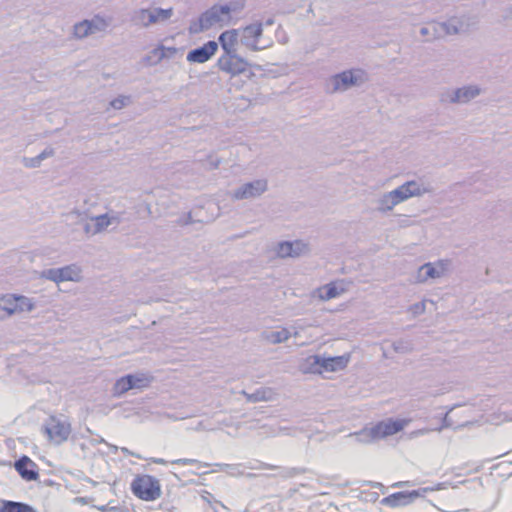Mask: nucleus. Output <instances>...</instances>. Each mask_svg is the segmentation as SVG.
I'll return each instance as SVG.
<instances>
[{
	"mask_svg": "<svg viewBox=\"0 0 512 512\" xmlns=\"http://www.w3.org/2000/svg\"><path fill=\"white\" fill-rule=\"evenodd\" d=\"M243 8L244 3L239 0H231L225 4H215L201 13L197 20H192L188 31L190 34H198L217 24L228 23L231 19V13H237Z\"/></svg>",
	"mask_w": 512,
	"mask_h": 512,
	"instance_id": "obj_1",
	"label": "nucleus"
},
{
	"mask_svg": "<svg viewBox=\"0 0 512 512\" xmlns=\"http://www.w3.org/2000/svg\"><path fill=\"white\" fill-rule=\"evenodd\" d=\"M71 424L63 416L50 415L42 425L43 433L55 445L66 442L71 434Z\"/></svg>",
	"mask_w": 512,
	"mask_h": 512,
	"instance_id": "obj_2",
	"label": "nucleus"
},
{
	"mask_svg": "<svg viewBox=\"0 0 512 512\" xmlns=\"http://www.w3.org/2000/svg\"><path fill=\"white\" fill-rule=\"evenodd\" d=\"M404 428V423L401 420L382 421L376 424L368 431H361L359 433L351 434L358 442H369L373 439L383 438L394 435Z\"/></svg>",
	"mask_w": 512,
	"mask_h": 512,
	"instance_id": "obj_3",
	"label": "nucleus"
},
{
	"mask_svg": "<svg viewBox=\"0 0 512 512\" xmlns=\"http://www.w3.org/2000/svg\"><path fill=\"white\" fill-rule=\"evenodd\" d=\"M131 490L144 501H154L161 496L160 482L151 475L137 476L131 483Z\"/></svg>",
	"mask_w": 512,
	"mask_h": 512,
	"instance_id": "obj_4",
	"label": "nucleus"
},
{
	"mask_svg": "<svg viewBox=\"0 0 512 512\" xmlns=\"http://www.w3.org/2000/svg\"><path fill=\"white\" fill-rule=\"evenodd\" d=\"M367 74L362 69H350L335 74L330 78L331 92H343L354 86H360L367 81Z\"/></svg>",
	"mask_w": 512,
	"mask_h": 512,
	"instance_id": "obj_5",
	"label": "nucleus"
},
{
	"mask_svg": "<svg viewBox=\"0 0 512 512\" xmlns=\"http://www.w3.org/2000/svg\"><path fill=\"white\" fill-rule=\"evenodd\" d=\"M481 93L477 85H466L459 88H447L439 95L442 104H467Z\"/></svg>",
	"mask_w": 512,
	"mask_h": 512,
	"instance_id": "obj_6",
	"label": "nucleus"
},
{
	"mask_svg": "<svg viewBox=\"0 0 512 512\" xmlns=\"http://www.w3.org/2000/svg\"><path fill=\"white\" fill-rule=\"evenodd\" d=\"M441 489V484L437 487H424L412 491H401L393 493L380 500V504L383 506L396 508L409 505L420 497H425L428 492L436 491Z\"/></svg>",
	"mask_w": 512,
	"mask_h": 512,
	"instance_id": "obj_7",
	"label": "nucleus"
},
{
	"mask_svg": "<svg viewBox=\"0 0 512 512\" xmlns=\"http://www.w3.org/2000/svg\"><path fill=\"white\" fill-rule=\"evenodd\" d=\"M173 15V9H163V8H141L134 12L132 16V21L136 25H140L143 27H148L152 24H156L159 22H165L169 20Z\"/></svg>",
	"mask_w": 512,
	"mask_h": 512,
	"instance_id": "obj_8",
	"label": "nucleus"
},
{
	"mask_svg": "<svg viewBox=\"0 0 512 512\" xmlns=\"http://www.w3.org/2000/svg\"><path fill=\"white\" fill-rule=\"evenodd\" d=\"M312 368L315 371L322 372H336L344 369L349 362V356H335V357H324L321 355H313L308 359Z\"/></svg>",
	"mask_w": 512,
	"mask_h": 512,
	"instance_id": "obj_9",
	"label": "nucleus"
},
{
	"mask_svg": "<svg viewBox=\"0 0 512 512\" xmlns=\"http://www.w3.org/2000/svg\"><path fill=\"white\" fill-rule=\"evenodd\" d=\"M248 62L236 53H223L217 60L219 70L231 76L244 73L248 68Z\"/></svg>",
	"mask_w": 512,
	"mask_h": 512,
	"instance_id": "obj_10",
	"label": "nucleus"
},
{
	"mask_svg": "<svg viewBox=\"0 0 512 512\" xmlns=\"http://www.w3.org/2000/svg\"><path fill=\"white\" fill-rule=\"evenodd\" d=\"M268 189V182L266 179H256L251 182L244 183L239 188L235 189L231 197L234 200L253 199L261 196Z\"/></svg>",
	"mask_w": 512,
	"mask_h": 512,
	"instance_id": "obj_11",
	"label": "nucleus"
},
{
	"mask_svg": "<svg viewBox=\"0 0 512 512\" xmlns=\"http://www.w3.org/2000/svg\"><path fill=\"white\" fill-rule=\"evenodd\" d=\"M149 385V379L143 374H128L119 378L113 386V395L121 396L131 389H141Z\"/></svg>",
	"mask_w": 512,
	"mask_h": 512,
	"instance_id": "obj_12",
	"label": "nucleus"
},
{
	"mask_svg": "<svg viewBox=\"0 0 512 512\" xmlns=\"http://www.w3.org/2000/svg\"><path fill=\"white\" fill-rule=\"evenodd\" d=\"M427 192H429V190L423 185L419 184L417 181H407L389 193L395 201L396 205H398L399 203L411 197L422 196Z\"/></svg>",
	"mask_w": 512,
	"mask_h": 512,
	"instance_id": "obj_13",
	"label": "nucleus"
},
{
	"mask_svg": "<svg viewBox=\"0 0 512 512\" xmlns=\"http://www.w3.org/2000/svg\"><path fill=\"white\" fill-rule=\"evenodd\" d=\"M238 30L242 45L252 51H259L261 49L258 46V41L263 34V24L261 22L249 24Z\"/></svg>",
	"mask_w": 512,
	"mask_h": 512,
	"instance_id": "obj_14",
	"label": "nucleus"
},
{
	"mask_svg": "<svg viewBox=\"0 0 512 512\" xmlns=\"http://www.w3.org/2000/svg\"><path fill=\"white\" fill-rule=\"evenodd\" d=\"M217 50L218 43L216 41L210 40L202 46L190 50L187 54L186 59L190 63L202 64L211 59V57L214 56Z\"/></svg>",
	"mask_w": 512,
	"mask_h": 512,
	"instance_id": "obj_15",
	"label": "nucleus"
},
{
	"mask_svg": "<svg viewBox=\"0 0 512 512\" xmlns=\"http://www.w3.org/2000/svg\"><path fill=\"white\" fill-rule=\"evenodd\" d=\"M14 467L26 481H35L39 478L37 465L28 456H21L15 461Z\"/></svg>",
	"mask_w": 512,
	"mask_h": 512,
	"instance_id": "obj_16",
	"label": "nucleus"
},
{
	"mask_svg": "<svg viewBox=\"0 0 512 512\" xmlns=\"http://www.w3.org/2000/svg\"><path fill=\"white\" fill-rule=\"evenodd\" d=\"M433 30L434 37H442L444 35L458 34L463 30V23L456 17L449 19L446 22H434Z\"/></svg>",
	"mask_w": 512,
	"mask_h": 512,
	"instance_id": "obj_17",
	"label": "nucleus"
},
{
	"mask_svg": "<svg viewBox=\"0 0 512 512\" xmlns=\"http://www.w3.org/2000/svg\"><path fill=\"white\" fill-rule=\"evenodd\" d=\"M238 40H239V30L231 29L222 32L218 41L223 50V53H236L238 52Z\"/></svg>",
	"mask_w": 512,
	"mask_h": 512,
	"instance_id": "obj_18",
	"label": "nucleus"
},
{
	"mask_svg": "<svg viewBox=\"0 0 512 512\" xmlns=\"http://www.w3.org/2000/svg\"><path fill=\"white\" fill-rule=\"evenodd\" d=\"M276 469V466L269 465L263 462H257L256 465L248 464H228L224 467V473L232 477H240L245 475V469Z\"/></svg>",
	"mask_w": 512,
	"mask_h": 512,
	"instance_id": "obj_19",
	"label": "nucleus"
},
{
	"mask_svg": "<svg viewBox=\"0 0 512 512\" xmlns=\"http://www.w3.org/2000/svg\"><path fill=\"white\" fill-rule=\"evenodd\" d=\"M91 221L95 225L97 234L105 231L110 225H118L120 217L116 215H109L108 213L91 217Z\"/></svg>",
	"mask_w": 512,
	"mask_h": 512,
	"instance_id": "obj_20",
	"label": "nucleus"
},
{
	"mask_svg": "<svg viewBox=\"0 0 512 512\" xmlns=\"http://www.w3.org/2000/svg\"><path fill=\"white\" fill-rule=\"evenodd\" d=\"M248 402L256 403L260 401H270L273 399L274 392L271 388H259L253 393L241 392Z\"/></svg>",
	"mask_w": 512,
	"mask_h": 512,
	"instance_id": "obj_21",
	"label": "nucleus"
},
{
	"mask_svg": "<svg viewBox=\"0 0 512 512\" xmlns=\"http://www.w3.org/2000/svg\"><path fill=\"white\" fill-rule=\"evenodd\" d=\"M60 282L64 281H79L80 279V269L75 264L67 265L61 268H58Z\"/></svg>",
	"mask_w": 512,
	"mask_h": 512,
	"instance_id": "obj_22",
	"label": "nucleus"
},
{
	"mask_svg": "<svg viewBox=\"0 0 512 512\" xmlns=\"http://www.w3.org/2000/svg\"><path fill=\"white\" fill-rule=\"evenodd\" d=\"M0 512H36L29 504L16 501H3Z\"/></svg>",
	"mask_w": 512,
	"mask_h": 512,
	"instance_id": "obj_23",
	"label": "nucleus"
},
{
	"mask_svg": "<svg viewBox=\"0 0 512 512\" xmlns=\"http://www.w3.org/2000/svg\"><path fill=\"white\" fill-rule=\"evenodd\" d=\"M316 293H317L319 299H321L323 301L336 298L337 296L340 295V291H339L338 287L333 282L328 283V284L318 288Z\"/></svg>",
	"mask_w": 512,
	"mask_h": 512,
	"instance_id": "obj_24",
	"label": "nucleus"
},
{
	"mask_svg": "<svg viewBox=\"0 0 512 512\" xmlns=\"http://www.w3.org/2000/svg\"><path fill=\"white\" fill-rule=\"evenodd\" d=\"M395 206H396V203L393 200V198L389 192L384 193L377 199L376 209L379 212L386 213L388 211H391Z\"/></svg>",
	"mask_w": 512,
	"mask_h": 512,
	"instance_id": "obj_25",
	"label": "nucleus"
},
{
	"mask_svg": "<svg viewBox=\"0 0 512 512\" xmlns=\"http://www.w3.org/2000/svg\"><path fill=\"white\" fill-rule=\"evenodd\" d=\"M291 337V332L287 328H281L277 331H271L266 335V339L273 343L279 344L287 341Z\"/></svg>",
	"mask_w": 512,
	"mask_h": 512,
	"instance_id": "obj_26",
	"label": "nucleus"
},
{
	"mask_svg": "<svg viewBox=\"0 0 512 512\" xmlns=\"http://www.w3.org/2000/svg\"><path fill=\"white\" fill-rule=\"evenodd\" d=\"M15 294H7L0 300V307L7 312L8 315L17 313V305L15 304Z\"/></svg>",
	"mask_w": 512,
	"mask_h": 512,
	"instance_id": "obj_27",
	"label": "nucleus"
},
{
	"mask_svg": "<svg viewBox=\"0 0 512 512\" xmlns=\"http://www.w3.org/2000/svg\"><path fill=\"white\" fill-rule=\"evenodd\" d=\"M176 47H165L163 45H160L156 48H154L151 53L153 56L157 57L158 61H161L164 58H171L177 53Z\"/></svg>",
	"mask_w": 512,
	"mask_h": 512,
	"instance_id": "obj_28",
	"label": "nucleus"
},
{
	"mask_svg": "<svg viewBox=\"0 0 512 512\" xmlns=\"http://www.w3.org/2000/svg\"><path fill=\"white\" fill-rule=\"evenodd\" d=\"M15 299V304L17 305V313L30 312L35 307V304L32 302V300L26 296L15 294Z\"/></svg>",
	"mask_w": 512,
	"mask_h": 512,
	"instance_id": "obj_29",
	"label": "nucleus"
},
{
	"mask_svg": "<svg viewBox=\"0 0 512 512\" xmlns=\"http://www.w3.org/2000/svg\"><path fill=\"white\" fill-rule=\"evenodd\" d=\"M292 244L291 258H297L309 253V246L302 240L290 241Z\"/></svg>",
	"mask_w": 512,
	"mask_h": 512,
	"instance_id": "obj_30",
	"label": "nucleus"
},
{
	"mask_svg": "<svg viewBox=\"0 0 512 512\" xmlns=\"http://www.w3.org/2000/svg\"><path fill=\"white\" fill-rule=\"evenodd\" d=\"M88 24L91 30V34L104 31L108 27L107 21L100 16H95L88 20Z\"/></svg>",
	"mask_w": 512,
	"mask_h": 512,
	"instance_id": "obj_31",
	"label": "nucleus"
},
{
	"mask_svg": "<svg viewBox=\"0 0 512 512\" xmlns=\"http://www.w3.org/2000/svg\"><path fill=\"white\" fill-rule=\"evenodd\" d=\"M73 34L78 39H83L91 34V30L89 28L88 20H83L79 23H76L73 27Z\"/></svg>",
	"mask_w": 512,
	"mask_h": 512,
	"instance_id": "obj_32",
	"label": "nucleus"
},
{
	"mask_svg": "<svg viewBox=\"0 0 512 512\" xmlns=\"http://www.w3.org/2000/svg\"><path fill=\"white\" fill-rule=\"evenodd\" d=\"M422 272H425V276L420 277V282H426L429 278H438L441 272L437 270L432 263H425L421 266Z\"/></svg>",
	"mask_w": 512,
	"mask_h": 512,
	"instance_id": "obj_33",
	"label": "nucleus"
},
{
	"mask_svg": "<svg viewBox=\"0 0 512 512\" xmlns=\"http://www.w3.org/2000/svg\"><path fill=\"white\" fill-rule=\"evenodd\" d=\"M291 249L292 244H290V241H283L278 244L276 254L280 258L291 257Z\"/></svg>",
	"mask_w": 512,
	"mask_h": 512,
	"instance_id": "obj_34",
	"label": "nucleus"
},
{
	"mask_svg": "<svg viewBox=\"0 0 512 512\" xmlns=\"http://www.w3.org/2000/svg\"><path fill=\"white\" fill-rule=\"evenodd\" d=\"M489 421L493 424H500L501 422L512 421V413H510V412L495 413L490 416Z\"/></svg>",
	"mask_w": 512,
	"mask_h": 512,
	"instance_id": "obj_35",
	"label": "nucleus"
},
{
	"mask_svg": "<svg viewBox=\"0 0 512 512\" xmlns=\"http://www.w3.org/2000/svg\"><path fill=\"white\" fill-rule=\"evenodd\" d=\"M171 464H178V465H188V464H195L198 466V468H206L209 466L208 463H205V462H200L196 459H190V458H180V459H176V460H173L171 461Z\"/></svg>",
	"mask_w": 512,
	"mask_h": 512,
	"instance_id": "obj_36",
	"label": "nucleus"
},
{
	"mask_svg": "<svg viewBox=\"0 0 512 512\" xmlns=\"http://www.w3.org/2000/svg\"><path fill=\"white\" fill-rule=\"evenodd\" d=\"M130 102L129 96H118L111 100L110 106L116 110L122 109L124 106H126Z\"/></svg>",
	"mask_w": 512,
	"mask_h": 512,
	"instance_id": "obj_37",
	"label": "nucleus"
},
{
	"mask_svg": "<svg viewBox=\"0 0 512 512\" xmlns=\"http://www.w3.org/2000/svg\"><path fill=\"white\" fill-rule=\"evenodd\" d=\"M41 276L47 280H51L55 283L60 282L58 268H50L42 271Z\"/></svg>",
	"mask_w": 512,
	"mask_h": 512,
	"instance_id": "obj_38",
	"label": "nucleus"
},
{
	"mask_svg": "<svg viewBox=\"0 0 512 512\" xmlns=\"http://www.w3.org/2000/svg\"><path fill=\"white\" fill-rule=\"evenodd\" d=\"M425 302H418L409 307V311L414 315L418 316L425 312Z\"/></svg>",
	"mask_w": 512,
	"mask_h": 512,
	"instance_id": "obj_39",
	"label": "nucleus"
},
{
	"mask_svg": "<svg viewBox=\"0 0 512 512\" xmlns=\"http://www.w3.org/2000/svg\"><path fill=\"white\" fill-rule=\"evenodd\" d=\"M433 24L434 23H431L428 26L421 27V29H420V34L422 36H424V37H429L428 40H432V39H436L437 38V37H434L435 36V32L433 30Z\"/></svg>",
	"mask_w": 512,
	"mask_h": 512,
	"instance_id": "obj_40",
	"label": "nucleus"
},
{
	"mask_svg": "<svg viewBox=\"0 0 512 512\" xmlns=\"http://www.w3.org/2000/svg\"><path fill=\"white\" fill-rule=\"evenodd\" d=\"M305 472H306L305 468L294 467V468L287 469L284 473V476L293 477L295 475L303 474Z\"/></svg>",
	"mask_w": 512,
	"mask_h": 512,
	"instance_id": "obj_41",
	"label": "nucleus"
},
{
	"mask_svg": "<svg viewBox=\"0 0 512 512\" xmlns=\"http://www.w3.org/2000/svg\"><path fill=\"white\" fill-rule=\"evenodd\" d=\"M83 229H84V232L89 236H93V235L97 234L95 225L91 220L84 224Z\"/></svg>",
	"mask_w": 512,
	"mask_h": 512,
	"instance_id": "obj_42",
	"label": "nucleus"
},
{
	"mask_svg": "<svg viewBox=\"0 0 512 512\" xmlns=\"http://www.w3.org/2000/svg\"><path fill=\"white\" fill-rule=\"evenodd\" d=\"M53 153H54L53 149H51V148L45 149L39 155L36 156L37 163H41L42 160L46 159L47 157L52 156Z\"/></svg>",
	"mask_w": 512,
	"mask_h": 512,
	"instance_id": "obj_43",
	"label": "nucleus"
},
{
	"mask_svg": "<svg viewBox=\"0 0 512 512\" xmlns=\"http://www.w3.org/2000/svg\"><path fill=\"white\" fill-rule=\"evenodd\" d=\"M392 346L394 351L398 353H405L408 351V348L404 345L403 341L394 342Z\"/></svg>",
	"mask_w": 512,
	"mask_h": 512,
	"instance_id": "obj_44",
	"label": "nucleus"
},
{
	"mask_svg": "<svg viewBox=\"0 0 512 512\" xmlns=\"http://www.w3.org/2000/svg\"><path fill=\"white\" fill-rule=\"evenodd\" d=\"M448 414H449V411L446 412L445 415L443 416L441 426L438 428L439 431L444 428H449L452 426V422L450 421Z\"/></svg>",
	"mask_w": 512,
	"mask_h": 512,
	"instance_id": "obj_45",
	"label": "nucleus"
},
{
	"mask_svg": "<svg viewBox=\"0 0 512 512\" xmlns=\"http://www.w3.org/2000/svg\"><path fill=\"white\" fill-rule=\"evenodd\" d=\"M379 498V494L377 492H369L365 493V500L370 502H375Z\"/></svg>",
	"mask_w": 512,
	"mask_h": 512,
	"instance_id": "obj_46",
	"label": "nucleus"
},
{
	"mask_svg": "<svg viewBox=\"0 0 512 512\" xmlns=\"http://www.w3.org/2000/svg\"><path fill=\"white\" fill-rule=\"evenodd\" d=\"M121 451H122L124 454H126V455H131V456L137 457V458H139V459L141 458V456H140V455L135 454L134 452L130 451V450H129L128 448H126V447H122V448H121Z\"/></svg>",
	"mask_w": 512,
	"mask_h": 512,
	"instance_id": "obj_47",
	"label": "nucleus"
},
{
	"mask_svg": "<svg viewBox=\"0 0 512 512\" xmlns=\"http://www.w3.org/2000/svg\"><path fill=\"white\" fill-rule=\"evenodd\" d=\"M423 276H425V272H422L421 267H420V268L418 269V271H417L416 276H415V280H416V282L421 283V282H420V277H423Z\"/></svg>",
	"mask_w": 512,
	"mask_h": 512,
	"instance_id": "obj_48",
	"label": "nucleus"
},
{
	"mask_svg": "<svg viewBox=\"0 0 512 512\" xmlns=\"http://www.w3.org/2000/svg\"><path fill=\"white\" fill-rule=\"evenodd\" d=\"M226 466H228V464H226V463H216L215 467H217V469L215 471L224 472V467H226Z\"/></svg>",
	"mask_w": 512,
	"mask_h": 512,
	"instance_id": "obj_49",
	"label": "nucleus"
},
{
	"mask_svg": "<svg viewBox=\"0 0 512 512\" xmlns=\"http://www.w3.org/2000/svg\"><path fill=\"white\" fill-rule=\"evenodd\" d=\"M29 167H38L40 163H37L36 157L30 159V163L26 164Z\"/></svg>",
	"mask_w": 512,
	"mask_h": 512,
	"instance_id": "obj_50",
	"label": "nucleus"
},
{
	"mask_svg": "<svg viewBox=\"0 0 512 512\" xmlns=\"http://www.w3.org/2000/svg\"><path fill=\"white\" fill-rule=\"evenodd\" d=\"M410 482L409 481H405V482H396L392 485V487H402V486H405V485H408Z\"/></svg>",
	"mask_w": 512,
	"mask_h": 512,
	"instance_id": "obj_51",
	"label": "nucleus"
},
{
	"mask_svg": "<svg viewBox=\"0 0 512 512\" xmlns=\"http://www.w3.org/2000/svg\"><path fill=\"white\" fill-rule=\"evenodd\" d=\"M152 462L156 463V464H165L166 463V461L162 458H153Z\"/></svg>",
	"mask_w": 512,
	"mask_h": 512,
	"instance_id": "obj_52",
	"label": "nucleus"
},
{
	"mask_svg": "<svg viewBox=\"0 0 512 512\" xmlns=\"http://www.w3.org/2000/svg\"><path fill=\"white\" fill-rule=\"evenodd\" d=\"M274 24V19L273 18H269L265 21V25L266 26H271Z\"/></svg>",
	"mask_w": 512,
	"mask_h": 512,
	"instance_id": "obj_53",
	"label": "nucleus"
},
{
	"mask_svg": "<svg viewBox=\"0 0 512 512\" xmlns=\"http://www.w3.org/2000/svg\"><path fill=\"white\" fill-rule=\"evenodd\" d=\"M98 509H99L100 511L105 512V511H107V510H108V507H107L106 505H104V506L98 507Z\"/></svg>",
	"mask_w": 512,
	"mask_h": 512,
	"instance_id": "obj_54",
	"label": "nucleus"
},
{
	"mask_svg": "<svg viewBox=\"0 0 512 512\" xmlns=\"http://www.w3.org/2000/svg\"><path fill=\"white\" fill-rule=\"evenodd\" d=\"M244 476L249 477V478H253V477L256 476V474H254V473H245Z\"/></svg>",
	"mask_w": 512,
	"mask_h": 512,
	"instance_id": "obj_55",
	"label": "nucleus"
},
{
	"mask_svg": "<svg viewBox=\"0 0 512 512\" xmlns=\"http://www.w3.org/2000/svg\"><path fill=\"white\" fill-rule=\"evenodd\" d=\"M76 500L80 503H86V500L83 497L77 498Z\"/></svg>",
	"mask_w": 512,
	"mask_h": 512,
	"instance_id": "obj_56",
	"label": "nucleus"
},
{
	"mask_svg": "<svg viewBox=\"0 0 512 512\" xmlns=\"http://www.w3.org/2000/svg\"><path fill=\"white\" fill-rule=\"evenodd\" d=\"M219 165V160L212 163L213 168H217Z\"/></svg>",
	"mask_w": 512,
	"mask_h": 512,
	"instance_id": "obj_57",
	"label": "nucleus"
},
{
	"mask_svg": "<svg viewBox=\"0 0 512 512\" xmlns=\"http://www.w3.org/2000/svg\"><path fill=\"white\" fill-rule=\"evenodd\" d=\"M373 487H383V485H382L381 483H378V482H377V483H374V484H373Z\"/></svg>",
	"mask_w": 512,
	"mask_h": 512,
	"instance_id": "obj_58",
	"label": "nucleus"
},
{
	"mask_svg": "<svg viewBox=\"0 0 512 512\" xmlns=\"http://www.w3.org/2000/svg\"><path fill=\"white\" fill-rule=\"evenodd\" d=\"M286 430H287V428H281V427L279 428V431H281V432L282 431L285 432Z\"/></svg>",
	"mask_w": 512,
	"mask_h": 512,
	"instance_id": "obj_59",
	"label": "nucleus"
},
{
	"mask_svg": "<svg viewBox=\"0 0 512 512\" xmlns=\"http://www.w3.org/2000/svg\"><path fill=\"white\" fill-rule=\"evenodd\" d=\"M463 512H469V510H468V509H466V510H464Z\"/></svg>",
	"mask_w": 512,
	"mask_h": 512,
	"instance_id": "obj_60",
	"label": "nucleus"
}]
</instances>
